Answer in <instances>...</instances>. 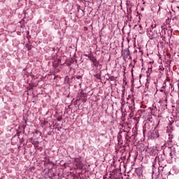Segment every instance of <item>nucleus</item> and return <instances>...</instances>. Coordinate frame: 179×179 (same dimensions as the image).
<instances>
[{"label": "nucleus", "mask_w": 179, "mask_h": 179, "mask_svg": "<svg viewBox=\"0 0 179 179\" xmlns=\"http://www.w3.org/2000/svg\"><path fill=\"white\" fill-rule=\"evenodd\" d=\"M122 55L124 59H131V52L129 51V46L127 48H124V46H122Z\"/></svg>", "instance_id": "2"}, {"label": "nucleus", "mask_w": 179, "mask_h": 179, "mask_svg": "<svg viewBox=\"0 0 179 179\" xmlns=\"http://www.w3.org/2000/svg\"><path fill=\"white\" fill-rule=\"evenodd\" d=\"M84 55L90 58V61L93 62V65L94 66H95V68H99V65H100V63H99L96 58H94L93 56H88L86 54H85Z\"/></svg>", "instance_id": "4"}, {"label": "nucleus", "mask_w": 179, "mask_h": 179, "mask_svg": "<svg viewBox=\"0 0 179 179\" xmlns=\"http://www.w3.org/2000/svg\"><path fill=\"white\" fill-rule=\"evenodd\" d=\"M156 29V24H152L151 28H150L148 34L151 38H157V37H160V29Z\"/></svg>", "instance_id": "1"}, {"label": "nucleus", "mask_w": 179, "mask_h": 179, "mask_svg": "<svg viewBox=\"0 0 179 179\" xmlns=\"http://www.w3.org/2000/svg\"><path fill=\"white\" fill-rule=\"evenodd\" d=\"M27 50H30V48L28 47V48H27Z\"/></svg>", "instance_id": "11"}, {"label": "nucleus", "mask_w": 179, "mask_h": 179, "mask_svg": "<svg viewBox=\"0 0 179 179\" xmlns=\"http://www.w3.org/2000/svg\"><path fill=\"white\" fill-rule=\"evenodd\" d=\"M103 179H111V174H110V176L107 178V176H103Z\"/></svg>", "instance_id": "5"}, {"label": "nucleus", "mask_w": 179, "mask_h": 179, "mask_svg": "<svg viewBox=\"0 0 179 179\" xmlns=\"http://www.w3.org/2000/svg\"><path fill=\"white\" fill-rule=\"evenodd\" d=\"M84 29H85V30H87V27H84Z\"/></svg>", "instance_id": "9"}, {"label": "nucleus", "mask_w": 179, "mask_h": 179, "mask_svg": "<svg viewBox=\"0 0 179 179\" xmlns=\"http://www.w3.org/2000/svg\"><path fill=\"white\" fill-rule=\"evenodd\" d=\"M160 92H164V90H160Z\"/></svg>", "instance_id": "10"}, {"label": "nucleus", "mask_w": 179, "mask_h": 179, "mask_svg": "<svg viewBox=\"0 0 179 179\" xmlns=\"http://www.w3.org/2000/svg\"><path fill=\"white\" fill-rule=\"evenodd\" d=\"M61 120H62V117L57 119L58 121H61Z\"/></svg>", "instance_id": "7"}, {"label": "nucleus", "mask_w": 179, "mask_h": 179, "mask_svg": "<svg viewBox=\"0 0 179 179\" xmlns=\"http://www.w3.org/2000/svg\"><path fill=\"white\" fill-rule=\"evenodd\" d=\"M73 55H75V53H73Z\"/></svg>", "instance_id": "12"}, {"label": "nucleus", "mask_w": 179, "mask_h": 179, "mask_svg": "<svg viewBox=\"0 0 179 179\" xmlns=\"http://www.w3.org/2000/svg\"><path fill=\"white\" fill-rule=\"evenodd\" d=\"M142 1H143V4L145 3V0H142Z\"/></svg>", "instance_id": "8"}, {"label": "nucleus", "mask_w": 179, "mask_h": 179, "mask_svg": "<svg viewBox=\"0 0 179 179\" xmlns=\"http://www.w3.org/2000/svg\"><path fill=\"white\" fill-rule=\"evenodd\" d=\"M155 134H156V136L157 138H159V131H155Z\"/></svg>", "instance_id": "6"}, {"label": "nucleus", "mask_w": 179, "mask_h": 179, "mask_svg": "<svg viewBox=\"0 0 179 179\" xmlns=\"http://www.w3.org/2000/svg\"><path fill=\"white\" fill-rule=\"evenodd\" d=\"M171 33H172L171 30L162 28V31L160 32V37H164V38H167V37H170V35L171 34Z\"/></svg>", "instance_id": "3"}]
</instances>
